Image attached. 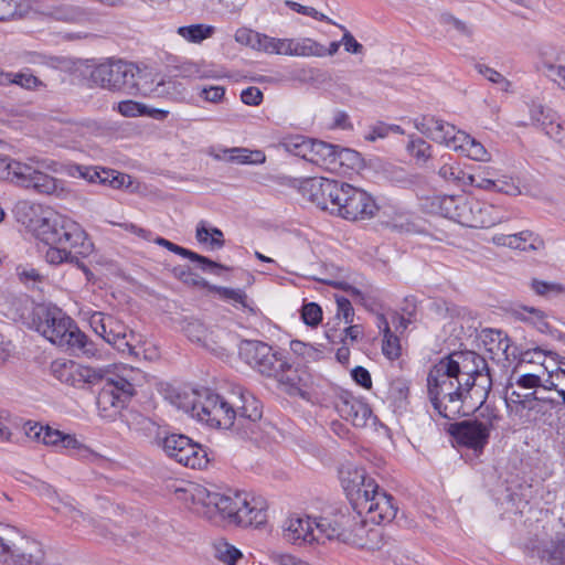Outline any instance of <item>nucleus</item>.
I'll list each match as a JSON object with an SVG mask.
<instances>
[{
  "instance_id": "obj_4",
  "label": "nucleus",
  "mask_w": 565,
  "mask_h": 565,
  "mask_svg": "<svg viewBox=\"0 0 565 565\" xmlns=\"http://www.w3.org/2000/svg\"><path fill=\"white\" fill-rule=\"evenodd\" d=\"M12 213L15 220L32 230L35 236L47 247H85L87 235L82 226L71 218L64 217L42 204L18 201ZM93 247V243H88Z\"/></svg>"
},
{
  "instance_id": "obj_60",
  "label": "nucleus",
  "mask_w": 565,
  "mask_h": 565,
  "mask_svg": "<svg viewBox=\"0 0 565 565\" xmlns=\"http://www.w3.org/2000/svg\"><path fill=\"white\" fill-rule=\"evenodd\" d=\"M335 157V166L339 164H348L351 167L356 166L360 162V154L351 149H338Z\"/></svg>"
},
{
  "instance_id": "obj_58",
  "label": "nucleus",
  "mask_w": 565,
  "mask_h": 565,
  "mask_svg": "<svg viewBox=\"0 0 565 565\" xmlns=\"http://www.w3.org/2000/svg\"><path fill=\"white\" fill-rule=\"evenodd\" d=\"M513 385L516 388H524V391H529V390H536L541 386V379L540 376L535 375V374H522L521 376H519L515 381V383L513 382H510L508 384V386H511Z\"/></svg>"
},
{
  "instance_id": "obj_13",
  "label": "nucleus",
  "mask_w": 565,
  "mask_h": 565,
  "mask_svg": "<svg viewBox=\"0 0 565 565\" xmlns=\"http://www.w3.org/2000/svg\"><path fill=\"white\" fill-rule=\"evenodd\" d=\"M358 512L338 511L332 516H327V522L321 526L326 529L327 541L338 540L343 543L360 545L365 544L367 534L366 522Z\"/></svg>"
},
{
  "instance_id": "obj_34",
  "label": "nucleus",
  "mask_w": 565,
  "mask_h": 565,
  "mask_svg": "<svg viewBox=\"0 0 565 565\" xmlns=\"http://www.w3.org/2000/svg\"><path fill=\"white\" fill-rule=\"evenodd\" d=\"M212 547L213 556L226 565H235L243 556L239 550L223 539L216 540Z\"/></svg>"
},
{
  "instance_id": "obj_5",
  "label": "nucleus",
  "mask_w": 565,
  "mask_h": 565,
  "mask_svg": "<svg viewBox=\"0 0 565 565\" xmlns=\"http://www.w3.org/2000/svg\"><path fill=\"white\" fill-rule=\"evenodd\" d=\"M53 376L61 383L82 388L86 384L104 383L98 396V406L107 411L110 407L122 408L135 394V386L125 376L109 370L81 365L74 361L56 360L51 364Z\"/></svg>"
},
{
  "instance_id": "obj_52",
  "label": "nucleus",
  "mask_w": 565,
  "mask_h": 565,
  "mask_svg": "<svg viewBox=\"0 0 565 565\" xmlns=\"http://www.w3.org/2000/svg\"><path fill=\"white\" fill-rule=\"evenodd\" d=\"M286 6L290 8L291 10L296 11L297 13L311 17L318 21H324L331 24H335L330 18H328L326 14L317 11L312 7L302 6L296 1L287 0Z\"/></svg>"
},
{
  "instance_id": "obj_39",
  "label": "nucleus",
  "mask_w": 565,
  "mask_h": 565,
  "mask_svg": "<svg viewBox=\"0 0 565 565\" xmlns=\"http://www.w3.org/2000/svg\"><path fill=\"white\" fill-rule=\"evenodd\" d=\"M178 34L184 40L192 43H200L203 40L212 36L214 28L204 24H191L178 28Z\"/></svg>"
},
{
  "instance_id": "obj_7",
  "label": "nucleus",
  "mask_w": 565,
  "mask_h": 565,
  "mask_svg": "<svg viewBox=\"0 0 565 565\" xmlns=\"http://www.w3.org/2000/svg\"><path fill=\"white\" fill-rule=\"evenodd\" d=\"M341 480L355 512L374 524L394 520L397 513L394 498L367 477L363 469L348 468L341 471Z\"/></svg>"
},
{
  "instance_id": "obj_40",
  "label": "nucleus",
  "mask_w": 565,
  "mask_h": 565,
  "mask_svg": "<svg viewBox=\"0 0 565 565\" xmlns=\"http://www.w3.org/2000/svg\"><path fill=\"white\" fill-rule=\"evenodd\" d=\"M45 259L51 265L71 264L87 273V268L71 249H46Z\"/></svg>"
},
{
  "instance_id": "obj_61",
  "label": "nucleus",
  "mask_w": 565,
  "mask_h": 565,
  "mask_svg": "<svg viewBox=\"0 0 565 565\" xmlns=\"http://www.w3.org/2000/svg\"><path fill=\"white\" fill-rule=\"evenodd\" d=\"M259 32L253 31L250 29L242 28L238 29L235 33V40L236 42L249 46L253 50L255 49L257 42V36Z\"/></svg>"
},
{
  "instance_id": "obj_30",
  "label": "nucleus",
  "mask_w": 565,
  "mask_h": 565,
  "mask_svg": "<svg viewBox=\"0 0 565 565\" xmlns=\"http://www.w3.org/2000/svg\"><path fill=\"white\" fill-rule=\"evenodd\" d=\"M302 374L303 373H300L298 369L286 361V366L281 367L273 379L285 386L287 393L302 395Z\"/></svg>"
},
{
  "instance_id": "obj_53",
  "label": "nucleus",
  "mask_w": 565,
  "mask_h": 565,
  "mask_svg": "<svg viewBox=\"0 0 565 565\" xmlns=\"http://www.w3.org/2000/svg\"><path fill=\"white\" fill-rule=\"evenodd\" d=\"M53 509L61 515L71 519L73 522L79 523V521H86L87 518L84 513L77 510L72 503L57 500V504L53 505Z\"/></svg>"
},
{
  "instance_id": "obj_44",
  "label": "nucleus",
  "mask_w": 565,
  "mask_h": 565,
  "mask_svg": "<svg viewBox=\"0 0 565 565\" xmlns=\"http://www.w3.org/2000/svg\"><path fill=\"white\" fill-rule=\"evenodd\" d=\"M122 226L125 227L126 231H129V232L136 234L138 237H140L142 239V242H145V243H156V244H158L162 247H167V248L180 247L179 245L173 244L163 237L156 236L152 232H150L146 228L139 227L136 224L125 223Z\"/></svg>"
},
{
  "instance_id": "obj_42",
  "label": "nucleus",
  "mask_w": 565,
  "mask_h": 565,
  "mask_svg": "<svg viewBox=\"0 0 565 565\" xmlns=\"http://www.w3.org/2000/svg\"><path fill=\"white\" fill-rule=\"evenodd\" d=\"M460 195L436 196L431 201L434 212L441 216L454 220Z\"/></svg>"
},
{
  "instance_id": "obj_6",
  "label": "nucleus",
  "mask_w": 565,
  "mask_h": 565,
  "mask_svg": "<svg viewBox=\"0 0 565 565\" xmlns=\"http://www.w3.org/2000/svg\"><path fill=\"white\" fill-rule=\"evenodd\" d=\"M310 196L321 210H330L348 221L369 220L379 211L373 196L349 183L313 178L309 181Z\"/></svg>"
},
{
  "instance_id": "obj_12",
  "label": "nucleus",
  "mask_w": 565,
  "mask_h": 565,
  "mask_svg": "<svg viewBox=\"0 0 565 565\" xmlns=\"http://www.w3.org/2000/svg\"><path fill=\"white\" fill-rule=\"evenodd\" d=\"M89 324L94 332L121 353L138 355L136 352V334L128 332L126 324L111 315L95 311L89 316Z\"/></svg>"
},
{
  "instance_id": "obj_37",
  "label": "nucleus",
  "mask_w": 565,
  "mask_h": 565,
  "mask_svg": "<svg viewBox=\"0 0 565 565\" xmlns=\"http://www.w3.org/2000/svg\"><path fill=\"white\" fill-rule=\"evenodd\" d=\"M514 316L522 321L532 323L542 332L548 328L545 313L534 307L522 306L514 310Z\"/></svg>"
},
{
  "instance_id": "obj_14",
  "label": "nucleus",
  "mask_w": 565,
  "mask_h": 565,
  "mask_svg": "<svg viewBox=\"0 0 565 565\" xmlns=\"http://www.w3.org/2000/svg\"><path fill=\"white\" fill-rule=\"evenodd\" d=\"M239 354L248 365L268 377H274L281 367L286 366V359L262 341H243Z\"/></svg>"
},
{
  "instance_id": "obj_21",
  "label": "nucleus",
  "mask_w": 565,
  "mask_h": 565,
  "mask_svg": "<svg viewBox=\"0 0 565 565\" xmlns=\"http://www.w3.org/2000/svg\"><path fill=\"white\" fill-rule=\"evenodd\" d=\"M274 54L301 56V57H322L326 56L324 45L310 39H277Z\"/></svg>"
},
{
  "instance_id": "obj_28",
  "label": "nucleus",
  "mask_w": 565,
  "mask_h": 565,
  "mask_svg": "<svg viewBox=\"0 0 565 565\" xmlns=\"http://www.w3.org/2000/svg\"><path fill=\"white\" fill-rule=\"evenodd\" d=\"M455 142H457V145L454 151L459 152L469 159L476 161H488L490 159V154L484 146L465 131L457 136Z\"/></svg>"
},
{
  "instance_id": "obj_47",
  "label": "nucleus",
  "mask_w": 565,
  "mask_h": 565,
  "mask_svg": "<svg viewBox=\"0 0 565 565\" xmlns=\"http://www.w3.org/2000/svg\"><path fill=\"white\" fill-rule=\"evenodd\" d=\"M407 150L416 160L426 162L431 157V146L422 138H412Z\"/></svg>"
},
{
  "instance_id": "obj_26",
  "label": "nucleus",
  "mask_w": 565,
  "mask_h": 565,
  "mask_svg": "<svg viewBox=\"0 0 565 565\" xmlns=\"http://www.w3.org/2000/svg\"><path fill=\"white\" fill-rule=\"evenodd\" d=\"M216 160H227L242 164H259L265 162L266 156L260 150H249L246 148H225L218 152L211 153Z\"/></svg>"
},
{
  "instance_id": "obj_38",
  "label": "nucleus",
  "mask_w": 565,
  "mask_h": 565,
  "mask_svg": "<svg viewBox=\"0 0 565 565\" xmlns=\"http://www.w3.org/2000/svg\"><path fill=\"white\" fill-rule=\"evenodd\" d=\"M64 348L78 350L89 358L95 356L97 353L95 343L88 339L86 334L81 332L77 327L73 330L72 337L68 338V342Z\"/></svg>"
},
{
  "instance_id": "obj_54",
  "label": "nucleus",
  "mask_w": 565,
  "mask_h": 565,
  "mask_svg": "<svg viewBox=\"0 0 565 565\" xmlns=\"http://www.w3.org/2000/svg\"><path fill=\"white\" fill-rule=\"evenodd\" d=\"M302 319L308 326L315 327L319 324L322 319L321 308L315 302L305 305L302 308Z\"/></svg>"
},
{
  "instance_id": "obj_45",
  "label": "nucleus",
  "mask_w": 565,
  "mask_h": 565,
  "mask_svg": "<svg viewBox=\"0 0 565 565\" xmlns=\"http://www.w3.org/2000/svg\"><path fill=\"white\" fill-rule=\"evenodd\" d=\"M544 116L545 119H548V127L544 130L545 135L556 142L565 145V128L559 116L556 113H545Z\"/></svg>"
},
{
  "instance_id": "obj_2",
  "label": "nucleus",
  "mask_w": 565,
  "mask_h": 565,
  "mask_svg": "<svg viewBox=\"0 0 565 565\" xmlns=\"http://www.w3.org/2000/svg\"><path fill=\"white\" fill-rule=\"evenodd\" d=\"M181 407L211 427L232 429L242 438L257 439L259 436L260 402L241 386L233 388L230 398L210 390L194 392Z\"/></svg>"
},
{
  "instance_id": "obj_57",
  "label": "nucleus",
  "mask_w": 565,
  "mask_h": 565,
  "mask_svg": "<svg viewBox=\"0 0 565 565\" xmlns=\"http://www.w3.org/2000/svg\"><path fill=\"white\" fill-rule=\"evenodd\" d=\"M199 89V96L213 104L221 103L225 95L223 86H202Z\"/></svg>"
},
{
  "instance_id": "obj_43",
  "label": "nucleus",
  "mask_w": 565,
  "mask_h": 565,
  "mask_svg": "<svg viewBox=\"0 0 565 565\" xmlns=\"http://www.w3.org/2000/svg\"><path fill=\"white\" fill-rule=\"evenodd\" d=\"M531 288L537 296L544 298H554L565 295V286L555 281H545L534 278L531 281Z\"/></svg>"
},
{
  "instance_id": "obj_29",
  "label": "nucleus",
  "mask_w": 565,
  "mask_h": 565,
  "mask_svg": "<svg viewBox=\"0 0 565 565\" xmlns=\"http://www.w3.org/2000/svg\"><path fill=\"white\" fill-rule=\"evenodd\" d=\"M309 152L307 161L327 170H333L335 168V146L324 141L315 140Z\"/></svg>"
},
{
  "instance_id": "obj_23",
  "label": "nucleus",
  "mask_w": 565,
  "mask_h": 565,
  "mask_svg": "<svg viewBox=\"0 0 565 565\" xmlns=\"http://www.w3.org/2000/svg\"><path fill=\"white\" fill-rule=\"evenodd\" d=\"M183 331L185 335L193 342L201 343L204 348L212 351L218 356L226 355L227 348L224 341L214 333V331H207L204 324L199 320L189 321Z\"/></svg>"
},
{
  "instance_id": "obj_19",
  "label": "nucleus",
  "mask_w": 565,
  "mask_h": 565,
  "mask_svg": "<svg viewBox=\"0 0 565 565\" xmlns=\"http://www.w3.org/2000/svg\"><path fill=\"white\" fill-rule=\"evenodd\" d=\"M451 434L458 444L479 451L488 443L490 425L478 420H465L452 425Z\"/></svg>"
},
{
  "instance_id": "obj_32",
  "label": "nucleus",
  "mask_w": 565,
  "mask_h": 565,
  "mask_svg": "<svg viewBox=\"0 0 565 565\" xmlns=\"http://www.w3.org/2000/svg\"><path fill=\"white\" fill-rule=\"evenodd\" d=\"M379 328L383 329L384 339L382 351L390 360L397 359L401 355L399 339L391 331L390 323L383 315L377 317Z\"/></svg>"
},
{
  "instance_id": "obj_17",
  "label": "nucleus",
  "mask_w": 565,
  "mask_h": 565,
  "mask_svg": "<svg viewBox=\"0 0 565 565\" xmlns=\"http://www.w3.org/2000/svg\"><path fill=\"white\" fill-rule=\"evenodd\" d=\"M414 126L427 138L437 143L445 145L451 150H454L457 145L455 139H457L459 134H462V130L457 129L454 125L430 115L414 119Z\"/></svg>"
},
{
  "instance_id": "obj_20",
  "label": "nucleus",
  "mask_w": 565,
  "mask_h": 565,
  "mask_svg": "<svg viewBox=\"0 0 565 565\" xmlns=\"http://www.w3.org/2000/svg\"><path fill=\"white\" fill-rule=\"evenodd\" d=\"M30 438L35 439L56 449H79L82 444L74 435L64 434L58 429L51 428L50 426H42L39 424L30 425L26 430Z\"/></svg>"
},
{
  "instance_id": "obj_31",
  "label": "nucleus",
  "mask_w": 565,
  "mask_h": 565,
  "mask_svg": "<svg viewBox=\"0 0 565 565\" xmlns=\"http://www.w3.org/2000/svg\"><path fill=\"white\" fill-rule=\"evenodd\" d=\"M115 170L111 169H100L85 167V166H75L72 168L71 174L73 177H79L88 182H98L104 185L111 186V181L114 178Z\"/></svg>"
},
{
  "instance_id": "obj_64",
  "label": "nucleus",
  "mask_w": 565,
  "mask_h": 565,
  "mask_svg": "<svg viewBox=\"0 0 565 565\" xmlns=\"http://www.w3.org/2000/svg\"><path fill=\"white\" fill-rule=\"evenodd\" d=\"M180 73L183 77L192 78H204L207 77L206 71H204L199 64L193 62H185L180 67Z\"/></svg>"
},
{
  "instance_id": "obj_46",
  "label": "nucleus",
  "mask_w": 565,
  "mask_h": 565,
  "mask_svg": "<svg viewBox=\"0 0 565 565\" xmlns=\"http://www.w3.org/2000/svg\"><path fill=\"white\" fill-rule=\"evenodd\" d=\"M545 74L565 89V54L558 55L554 63L544 62Z\"/></svg>"
},
{
  "instance_id": "obj_49",
  "label": "nucleus",
  "mask_w": 565,
  "mask_h": 565,
  "mask_svg": "<svg viewBox=\"0 0 565 565\" xmlns=\"http://www.w3.org/2000/svg\"><path fill=\"white\" fill-rule=\"evenodd\" d=\"M489 338L491 343H497L495 348L490 347L489 351L495 354L501 352V354L504 355L505 360H509V349L511 347L509 337L501 330H492L489 333Z\"/></svg>"
},
{
  "instance_id": "obj_56",
  "label": "nucleus",
  "mask_w": 565,
  "mask_h": 565,
  "mask_svg": "<svg viewBox=\"0 0 565 565\" xmlns=\"http://www.w3.org/2000/svg\"><path fill=\"white\" fill-rule=\"evenodd\" d=\"M337 318L343 319L345 324L353 323L354 309L351 301L344 297H337Z\"/></svg>"
},
{
  "instance_id": "obj_62",
  "label": "nucleus",
  "mask_w": 565,
  "mask_h": 565,
  "mask_svg": "<svg viewBox=\"0 0 565 565\" xmlns=\"http://www.w3.org/2000/svg\"><path fill=\"white\" fill-rule=\"evenodd\" d=\"M440 23L444 25H449L450 28L455 29L456 31L463 35H471V30L469 29V26L465 22L458 20L457 18L449 13H444L440 15Z\"/></svg>"
},
{
  "instance_id": "obj_1",
  "label": "nucleus",
  "mask_w": 565,
  "mask_h": 565,
  "mask_svg": "<svg viewBox=\"0 0 565 565\" xmlns=\"http://www.w3.org/2000/svg\"><path fill=\"white\" fill-rule=\"evenodd\" d=\"M426 381L434 409L449 420L479 409L492 387L486 359L473 351L444 356L430 367Z\"/></svg>"
},
{
  "instance_id": "obj_55",
  "label": "nucleus",
  "mask_w": 565,
  "mask_h": 565,
  "mask_svg": "<svg viewBox=\"0 0 565 565\" xmlns=\"http://www.w3.org/2000/svg\"><path fill=\"white\" fill-rule=\"evenodd\" d=\"M545 113H555L551 108H546L541 104H532L530 107V116L533 121V124L537 127H540L543 131L548 127V119H545L544 114Z\"/></svg>"
},
{
  "instance_id": "obj_51",
  "label": "nucleus",
  "mask_w": 565,
  "mask_h": 565,
  "mask_svg": "<svg viewBox=\"0 0 565 565\" xmlns=\"http://www.w3.org/2000/svg\"><path fill=\"white\" fill-rule=\"evenodd\" d=\"M116 109L124 117L145 116L147 106L134 100H124L117 104Z\"/></svg>"
},
{
  "instance_id": "obj_27",
  "label": "nucleus",
  "mask_w": 565,
  "mask_h": 565,
  "mask_svg": "<svg viewBox=\"0 0 565 565\" xmlns=\"http://www.w3.org/2000/svg\"><path fill=\"white\" fill-rule=\"evenodd\" d=\"M180 444H183V449L177 455L175 461L193 469H202L207 465V454L199 444L193 443L189 437L180 440Z\"/></svg>"
},
{
  "instance_id": "obj_3",
  "label": "nucleus",
  "mask_w": 565,
  "mask_h": 565,
  "mask_svg": "<svg viewBox=\"0 0 565 565\" xmlns=\"http://www.w3.org/2000/svg\"><path fill=\"white\" fill-rule=\"evenodd\" d=\"M189 508L210 521L225 520L238 526H260L267 522L268 504L262 497L247 492L221 493L194 484L184 490Z\"/></svg>"
},
{
  "instance_id": "obj_36",
  "label": "nucleus",
  "mask_w": 565,
  "mask_h": 565,
  "mask_svg": "<svg viewBox=\"0 0 565 565\" xmlns=\"http://www.w3.org/2000/svg\"><path fill=\"white\" fill-rule=\"evenodd\" d=\"M173 252L190 258L193 262L198 263V266L202 268V270L222 276L224 273L228 271L231 268L227 266H224L222 264L215 263L213 260H210L209 258L201 256L199 254L192 253L189 249H172Z\"/></svg>"
},
{
  "instance_id": "obj_48",
  "label": "nucleus",
  "mask_w": 565,
  "mask_h": 565,
  "mask_svg": "<svg viewBox=\"0 0 565 565\" xmlns=\"http://www.w3.org/2000/svg\"><path fill=\"white\" fill-rule=\"evenodd\" d=\"M12 77H14L11 84L18 85L21 88L28 90H35L40 87L44 86L43 82L34 76L30 70H24L18 73H13Z\"/></svg>"
},
{
  "instance_id": "obj_41",
  "label": "nucleus",
  "mask_w": 565,
  "mask_h": 565,
  "mask_svg": "<svg viewBox=\"0 0 565 565\" xmlns=\"http://www.w3.org/2000/svg\"><path fill=\"white\" fill-rule=\"evenodd\" d=\"M186 438V436L178 434H171L168 436H161L158 434L154 438V444L162 448L167 456L177 460V455L181 454L183 449V444H180V440Z\"/></svg>"
},
{
  "instance_id": "obj_9",
  "label": "nucleus",
  "mask_w": 565,
  "mask_h": 565,
  "mask_svg": "<svg viewBox=\"0 0 565 565\" xmlns=\"http://www.w3.org/2000/svg\"><path fill=\"white\" fill-rule=\"evenodd\" d=\"M92 81L102 88L128 95H146L141 86L142 73L132 63L121 60L97 65L90 74Z\"/></svg>"
},
{
  "instance_id": "obj_16",
  "label": "nucleus",
  "mask_w": 565,
  "mask_h": 565,
  "mask_svg": "<svg viewBox=\"0 0 565 565\" xmlns=\"http://www.w3.org/2000/svg\"><path fill=\"white\" fill-rule=\"evenodd\" d=\"M8 545L1 557L7 565H43L45 561L44 546L34 537L21 535L14 530Z\"/></svg>"
},
{
  "instance_id": "obj_59",
  "label": "nucleus",
  "mask_w": 565,
  "mask_h": 565,
  "mask_svg": "<svg viewBox=\"0 0 565 565\" xmlns=\"http://www.w3.org/2000/svg\"><path fill=\"white\" fill-rule=\"evenodd\" d=\"M216 292L226 300H231L235 303H241L246 307V294L242 289H232L226 287H214Z\"/></svg>"
},
{
  "instance_id": "obj_24",
  "label": "nucleus",
  "mask_w": 565,
  "mask_h": 565,
  "mask_svg": "<svg viewBox=\"0 0 565 565\" xmlns=\"http://www.w3.org/2000/svg\"><path fill=\"white\" fill-rule=\"evenodd\" d=\"M531 557L545 565H565V541H548L535 545Z\"/></svg>"
},
{
  "instance_id": "obj_63",
  "label": "nucleus",
  "mask_w": 565,
  "mask_h": 565,
  "mask_svg": "<svg viewBox=\"0 0 565 565\" xmlns=\"http://www.w3.org/2000/svg\"><path fill=\"white\" fill-rule=\"evenodd\" d=\"M241 99L246 105L257 106L263 100V93L258 87L250 86L242 90Z\"/></svg>"
},
{
  "instance_id": "obj_18",
  "label": "nucleus",
  "mask_w": 565,
  "mask_h": 565,
  "mask_svg": "<svg viewBox=\"0 0 565 565\" xmlns=\"http://www.w3.org/2000/svg\"><path fill=\"white\" fill-rule=\"evenodd\" d=\"M457 211L452 221L467 227H489L493 221L489 207L475 198L460 195Z\"/></svg>"
},
{
  "instance_id": "obj_25",
  "label": "nucleus",
  "mask_w": 565,
  "mask_h": 565,
  "mask_svg": "<svg viewBox=\"0 0 565 565\" xmlns=\"http://www.w3.org/2000/svg\"><path fill=\"white\" fill-rule=\"evenodd\" d=\"M498 247H540L545 244L544 239L536 233L525 230L514 234H500L492 238Z\"/></svg>"
},
{
  "instance_id": "obj_15",
  "label": "nucleus",
  "mask_w": 565,
  "mask_h": 565,
  "mask_svg": "<svg viewBox=\"0 0 565 565\" xmlns=\"http://www.w3.org/2000/svg\"><path fill=\"white\" fill-rule=\"evenodd\" d=\"M505 403L511 413L524 422H532L542 412L543 404H557L558 397L555 394L537 390L531 391L529 394H521L511 385L505 387Z\"/></svg>"
},
{
  "instance_id": "obj_10",
  "label": "nucleus",
  "mask_w": 565,
  "mask_h": 565,
  "mask_svg": "<svg viewBox=\"0 0 565 565\" xmlns=\"http://www.w3.org/2000/svg\"><path fill=\"white\" fill-rule=\"evenodd\" d=\"M32 324L39 333L61 348L66 345L76 328L73 320L61 309L45 305H39L33 309Z\"/></svg>"
},
{
  "instance_id": "obj_22",
  "label": "nucleus",
  "mask_w": 565,
  "mask_h": 565,
  "mask_svg": "<svg viewBox=\"0 0 565 565\" xmlns=\"http://www.w3.org/2000/svg\"><path fill=\"white\" fill-rule=\"evenodd\" d=\"M335 407L342 418L356 427H364L372 415L366 403L348 394L339 396Z\"/></svg>"
},
{
  "instance_id": "obj_33",
  "label": "nucleus",
  "mask_w": 565,
  "mask_h": 565,
  "mask_svg": "<svg viewBox=\"0 0 565 565\" xmlns=\"http://www.w3.org/2000/svg\"><path fill=\"white\" fill-rule=\"evenodd\" d=\"M195 237L200 244L204 245L223 246L225 243L223 232L205 221L196 225Z\"/></svg>"
},
{
  "instance_id": "obj_50",
  "label": "nucleus",
  "mask_w": 565,
  "mask_h": 565,
  "mask_svg": "<svg viewBox=\"0 0 565 565\" xmlns=\"http://www.w3.org/2000/svg\"><path fill=\"white\" fill-rule=\"evenodd\" d=\"M438 174L441 179H444L447 182L459 184L460 181L463 179L465 173L459 168V166L454 162L450 163L446 161L438 170Z\"/></svg>"
},
{
  "instance_id": "obj_11",
  "label": "nucleus",
  "mask_w": 565,
  "mask_h": 565,
  "mask_svg": "<svg viewBox=\"0 0 565 565\" xmlns=\"http://www.w3.org/2000/svg\"><path fill=\"white\" fill-rule=\"evenodd\" d=\"M327 516L312 518L307 514H291L282 523V539L294 545L324 544L327 542Z\"/></svg>"
},
{
  "instance_id": "obj_35",
  "label": "nucleus",
  "mask_w": 565,
  "mask_h": 565,
  "mask_svg": "<svg viewBox=\"0 0 565 565\" xmlns=\"http://www.w3.org/2000/svg\"><path fill=\"white\" fill-rule=\"evenodd\" d=\"M313 141V139L297 135L284 139L281 145L287 152L308 160Z\"/></svg>"
},
{
  "instance_id": "obj_8",
  "label": "nucleus",
  "mask_w": 565,
  "mask_h": 565,
  "mask_svg": "<svg viewBox=\"0 0 565 565\" xmlns=\"http://www.w3.org/2000/svg\"><path fill=\"white\" fill-rule=\"evenodd\" d=\"M56 171V163L39 157H29L25 161L11 157L0 159V178L14 186L32 190L39 194H58L62 182L47 174Z\"/></svg>"
}]
</instances>
